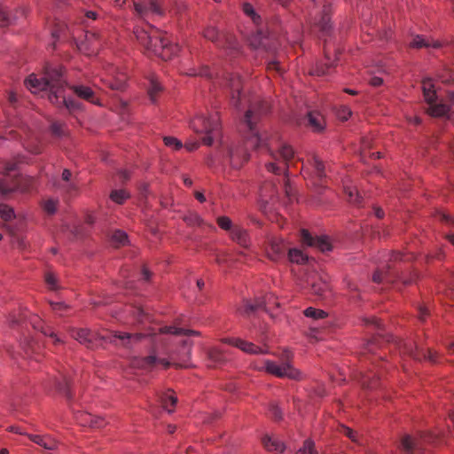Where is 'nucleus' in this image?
Segmentation results:
<instances>
[{"label": "nucleus", "instance_id": "20", "mask_svg": "<svg viewBox=\"0 0 454 454\" xmlns=\"http://www.w3.org/2000/svg\"><path fill=\"white\" fill-rule=\"evenodd\" d=\"M338 54H340V51H335L334 59H332L328 50L325 49V62L317 65L312 70L311 74L322 76L330 74V69L335 65V62L338 60Z\"/></svg>", "mask_w": 454, "mask_h": 454}, {"label": "nucleus", "instance_id": "12", "mask_svg": "<svg viewBox=\"0 0 454 454\" xmlns=\"http://www.w3.org/2000/svg\"><path fill=\"white\" fill-rule=\"evenodd\" d=\"M410 47L420 49V48H433V49H441L444 48V52L451 51L454 53V39L446 44H442L438 40H434L430 38H426L422 35H415L411 41L409 43Z\"/></svg>", "mask_w": 454, "mask_h": 454}, {"label": "nucleus", "instance_id": "35", "mask_svg": "<svg viewBox=\"0 0 454 454\" xmlns=\"http://www.w3.org/2000/svg\"><path fill=\"white\" fill-rule=\"evenodd\" d=\"M34 328L40 331L43 335L50 337L55 345L60 344L63 341L59 339L57 334L53 332V330L50 326L43 325V324L38 320L37 322H34Z\"/></svg>", "mask_w": 454, "mask_h": 454}, {"label": "nucleus", "instance_id": "24", "mask_svg": "<svg viewBox=\"0 0 454 454\" xmlns=\"http://www.w3.org/2000/svg\"><path fill=\"white\" fill-rule=\"evenodd\" d=\"M258 309H264L266 312L268 311L267 302L264 299H257L254 301H245L244 305L239 309V311L244 316H250Z\"/></svg>", "mask_w": 454, "mask_h": 454}, {"label": "nucleus", "instance_id": "53", "mask_svg": "<svg viewBox=\"0 0 454 454\" xmlns=\"http://www.w3.org/2000/svg\"><path fill=\"white\" fill-rule=\"evenodd\" d=\"M217 224L219 227L224 231L231 232V230H233L231 220L227 216H219L216 220Z\"/></svg>", "mask_w": 454, "mask_h": 454}, {"label": "nucleus", "instance_id": "33", "mask_svg": "<svg viewBox=\"0 0 454 454\" xmlns=\"http://www.w3.org/2000/svg\"><path fill=\"white\" fill-rule=\"evenodd\" d=\"M359 380L363 387L374 388L377 387L378 375L372 371L362 372Z\"/></svg>", "mask_w": 454, "mask_h": 454}, {"label": "nucleus", "instance_id": "59", "mask_svg": "<svg viewBox=\"0 0 454 454\" xmlns=\"http://www.w3.org/2000/svg\"><path fill=\"white\" fill-rule=\"evenodd\" d=\"M346 192V194L348 198V200L353 202V203H356V204H359L360 203V196L359 194L357 193L356 190V189H353V188H347L345 190Z\"/></svg>", "mask_w": 454, "mask_h": 454}, {"label": "nucleus", "instance_id": "48", "mask_svg": "<svg viewBox=\"0 0 454 454\" xmlns=\"http://www.w3.org/2000/svg\"><path fill=\"white\" fill-rule=\"evenodd\" d=\"M67 27L64 23L58 22L51 29V36L54 39H60L66 36Z\"/></svg>", "mask_w": 454, "mask_h": 454}, {"label": "nucleus", "instance_id": "13", "mask_svg": "<svg viewBox=\"0 0 454 454\" xmlns=\"http://www.w3.org/2000/svg\"><path fill=\"white\" fill-rule=\"evenodd\" d=\"M315 7H322L321 14L319 19H316L315 25L319 28V30L326 35L329 33L331 29L330 23V13H331V3L328 1L322 0H310Z\"/></svg>", "mask_w": 454, "mask_h": 454}, {"label": "nucleus", "instance_id": "39", "mask_svg": "<svg viewBox=\"0 0 454 454\" xmlns=\"http://www.w3.org/2000/svg\"><path fill=\"white\" fill-rule=\"evenodd\" d=\"M162 333H169L175 335H199V333L196 331L186 330L181 327L176 326H165L160 329Z\"/></svg>", "mask_w": 454, "mask_h": 454}, {"label": "nucleus", "instance_id": "63", "mask_svg": "<svg viewBox=\"0 0 454 454\" xmlns=\"http://www.w3.org/2000/svg\"><path fill=\"white\" fill-rule=\"evenodd\" d=\"M43 209L48 214L55 213V211L57 209L56 202L54 200H49L45 201L44 204H43Z\"/></svg>", "mask_w": 454, "mask_h": 454}, {"label": "nucleus", "instance_id": "52", "mask_svg": "<svg viewBox=\"0 0 454 454\" xmlns=\"http://www.w3.org/2000/svg\"><path fill=\"white\" fill-rule=\"evenodd\" d=\"M438 78L443 83H454V70L444 68L439 74Z\"/></svg>", "mask_w": 454, "mask_h": 454}, {"label": "nucleus", "instance_id": "27", "mask_svg": "<svg viewBox=\"0 0 454 454\" xmlns=\"http://www.w3.org/2000/svg\"><path fill=\"white\" fill-rule=\"evenodd\" d=\"M421 447V440L405 434L401 440V448L406 454H413L414 450Z\"/></svg>", "mask_w": 454, "mask_h": 454}, {"label": "nucleus", "instance_id": "19", "mask_svg": "<svg viewBox=\"0 0 454 454\" xmlns=\"http://www.w3.org/2000/svg\"><path fill=\"white\" fill-rule=\"evenodd\" d=\"M162 365L164 368H168L171 363L165 358H158L154 355L148 356L146 357L136 359L133 362V365L137 367H140L145 370H151L156 365Z\"/></svg>", "mask_w": 454, "mask_h": 454}, {"label": "nucleus", "instance_id": "3", "mask_svg": "<svg viewBox=\"0 0 454 454\" xmlns=\"http://www.w3.org/2000/svg\"><path fill=\"white\" fill-rule=\"evenodd\" d=\"M69 332L74 340L91 349L96 348V340L98 339L114 344L115 346L130 348L134 343L138 342L144 337L141 333L131 334L120 332H107L106 334H96L86 328H71Z\"/></svg>", "mask_w": 454, "mask_h": 454}, {"label": "nucleus", "instance_id": "49", "mask_svg": "<svg viewBox=\"0 0 454 454\" xmlns=\"http://www.w3.org/2000/svg\"><path fill=\"white\" fill-rule=\"evenodd\" d=\"M304 315L308 317H311L314 319H321L325 318L327 314L322 309H317L312 307H309L304 310Z\"/></svg>", "mask_w": 454, "mask_h": 454}, {"label": "nucleus", "instance_id": "47", "mask_svg": "<svg viewBox=\"0 0 454 454\" xmlns=\"http://www.w3.org/2000/svg\"><path fill=\"white\" fill-rule=\"evenodd\" d=\"M372 147V143L369 138H363L362 146H361V154L362 157L364 158L367 154L371 157L380 159L381 157V153L380 152L377 153H370V148Z\"/></svg>", "mask_w": 454, "mask_h": 454}, {"label": "nucleus", "instance_id": "54", "mask_svg": "<svg viewBox=\"0 0 454 454\" xmlns=\"http://www.w3.org/2000/svg\"><path fill=\"white\" fill-rule=\"evenodd\" d=\"M51 131L54 136L60 137L65 135V124L59 121L52 122Z\"/></svg>", "mask_w": 454, "mask_h": 454}, {"label": "nucleus", "instance_id": "32", "mask_svg": "<svg viewBox=\"0 0 454 454\" xmlns=\"http://www.w3.org/2000/svg\"><path fill=\"white\" fill-rule=\"evenodd\" d=\"M311 293L315 295L325 298L327 294V293L330 290L329 285L326 283L325 280H323L322 278L318 279L316 282H313L311 284L310 287Z\"/></svg>", "mask_w": 454, "mask_h": 454}, {"label": "nucleus", "instance_id": "41", "mask_svg": "<svg viewBox=\"0 0 454 454\" xmlns=\"http://www.w3.org/2000/svg\"><path fill=\"white\" fill-rule=\"evenodd\" d=\"M243 12L249 17L255 25H259L262 22L261 16L256 12L254 6L250 3H243L242 4Z\"/></svg>", "mask_w": 454, "mask_h": 454}, {"label": "nucleus", "instance_id": "5", "mask_svg": "<svg viewBox=\"0 0 454 454\" xmlns=\"http://www.w3.org/2000/svg\"><path fill=\"white\" fill-rule=\"evenodd\" d=\"M293 356L291 351L285 350L279 356V362L264 359L253 363L251 366L256 371H264L277 378L301 380L302 373L293 365Z\"/></svg>", "mask_w": 454, "mask_h": 454}, {"label": "nucleus", "instance_id": "64", "mask_svg": "<svg viewBox=\"0 0 454 454\" xmlns=\"http://www.w3.org/2000/svg\"><path fill=\"white\" fill-rule=\"evenodd\" d=\"M268 68L270 70H276L278 73L283 72L284 68L280 65L279 59H273L268 63Z\"/></svg>", "mask_w": 454, "mask_h": 454}, {"label": "nucleus", "instance_id": "44", "mask_svg": "<svg viewBox=\"0 0 454 454\" xmlns=\"http://www.w3.org/2000/svg\"><path fill=\"white\" fill-rule=\"evenodd\" d=\"M288 258L292 262L299 264L305 263L308 261V256L304 254L301 250L294 248L289 249Z\"/></svg>", "mask_w": 454, "mask_h": 454}, {"label": "nucleus", "instance_id": "57", "mask_svg": "<svg viewBox=\"0 0 454 454\" xmlns=\"http://www.w3.org/2000/svg\"><path fill=\"white\" fill-rule=\"evenodd\" d=\"M132 314H133L134 317L138 322H141V323L146 319H149V315L147 313H145V310L143 309V308H141V307H134L132 309Z\"/></svg>", "mask_w": 454, "mask_h": 454}, {"label": "nucleus", "instance_id": "58", "mask_svg": "<svg viewBox=\"0 0 454 454\" xmlns=\"http://www.w3.org/2000/svg\"><path fill=\"white\" fill-rule=\"evenodd\" d=\"M163 141H164L165 145H167L168 147H172L176 150H178V149L182 148V146H183L181 141H179L178 139H176V137H165L163 138Z\"/></svg>", "mask_w": 454, "mask_h": 454}, {"label": "nucleus", "instance_id": "14", "mask_svg": "<svg viewBox=\"0 0 454 454\" xmlns=\"http://www.w3.org/2000/svg\"><path fill=\"white\" fill-rule=\"evenodd\" d=\"M101 45V40L98 34L87 31L84 40L77 43V48L81 52L87 55L96 54Z\"/></svg>", "mask_w": 454, "mask_h": 454}, {"label": "nucleus", "instance_id": "26", "mask_svg": "<svg viewBox=\"0 0 454 454\" xmlns=\"http://www.w3.org/2000/svg\"><path fill=\"white\" fill-rule=\"evenodd\" d=\"M286 246L281 240H272L268 250V256L272 261L282 258L286 253Z\"/></svg>", "mask_w": 454, "mask_h": 454}, {"label": "nucleus", "instance_id": "60", "mask_svg": "<svg viewBox=\"0 0 454 454\" xmlns=\"http://www.w3.org/2000/svg\"><path fill=\"white\" fill-rule=\"evenodd\" d=\"M270 416L276 419L279 420L282 418V412L276 403H271L269 410Z\"/></svg>", "mask_w": 454, "mask_h": 454}, {"label": "nucleus", "instance_id": "50", "mask_svg": "<svg viewBox=\"0 0 454 454\" xmlns=\"http://www.w3.org/2000/svg\"><path fill=\"white\" fill-rule=\"evenodd\" d=\"M296 454H317L314 442L310 439L306 440L303 442V446L297 450Z\"/></svg>", "mask_w": 454, "mask_h": 454}, {"label": "nucleus", "instance_id": "34", "mask_svg": "<svg viewBox=\"0 0 454 454\" xmlns=\"http://www.w3.org/2000/svg\"><path fill=\"white\" fill-rule=\"evenodd\" d=\"M208 359L212 363L213 366H218L227 361V356L223 350L219 348H212L207 354Z\"/></svg>", "mask_w": 454, "mask_h": 454}, {"label": "nucleus", "instance_id": "37", "mask_svg": "<svg viewBox=\"0 0 454 454\" xmlns=\"http://www.w3.org/2000/svg\"><path fill=\"white\" fill-rule=\"evenodd\" d=\"M160 401L163 408L170 413L173 411L172 407H174L177 403V397L173 392L168 391L161 395Z\"/></svg>", "mask_w": 454, "mask_h": 454}, {"label": "nucleus", "instance_id": "43", "mask_svg": "<svg viewBox=\"0 0 454 454\" xmlns=\"http://www.w3.org/2000/svg\"><path fill=\"white\" fill-rule=\"evenodd\" d=\"M111 241L115 247L124 246L128 243V236L124 231L116 230L111 236Z\"/></svg>", "mask_w": 454, "mask_h": 454}, {"label": "nucleus", "instance_id": "16", "mask_svg": "<svg viewBox=\"0 0 454 454\" xmlns=\"http://www.w3.org/2000/svg\"><path fill=\"white\" fill-rule=\"evenodd\" d=\"M224 343H228L230 345H232L243 352L250 355H260V354H268L269 351L266 348H261L253 342H249L241 339H224L223 340Z\"/></svg>", "mask_w": 454, "mask_h": 454}, {"label": "nucleus", "instance_id": "8", "mask_svg": "<svg viewBox=\"0 0 454 454\" xmlns=\"http://www.w3.org/2000/svg\"><path fill=\"white\" fill-rule=\"evenodd\" d=\"M422 90L425 100L428 105L427 113L434 117H443L450 112V106L447 104L438 103L437 95L434 90V84L431 79L424 80L422 82Z\"/></svg>", "mask_w": 454, "mask_h": 454}, {"label": "nucleus", "instance_id": "15", "mask_svg": "<svg viewBox=\"0 0 454 454\" xmlns=\"http://www.w3.org/2000/svg\"><path fill=\"white\" fill-rule=\"evenodd\" d=\"M250 44L254 49L262 48L266 51H274L276 46L270 35L265 34L262 29L258 28L250 38Z\"/></svg>", "mask_w": 454, "mask_h": 454}, {"label": "nucleus", "instance_id": "25", "mask_svg": "<svg viewBox=\"0 0 454 454\" xmlns=\"http://www.w3.org/2000/svg\"><path fill=\"white\" fill-rule=\"evenodd\" d=\"M308 125L316 132H320L325 129V120L323 115L317 112L311 111L307 115Z\"/></svg>", "mask_w": 454, "mask_h": 454}, {"label": "nucleus", "instance_id": "56", "mask_svg": "<svg viewBox=\"0 0 454 454\" xmlns=\"http://www.w3.org/2000/svg\"><path fill=\"white\" fill-rule=\"evenodd\" d=\"M0 216L4 221H10L14 217L13 209L7 205H0Z\"/></svg>", "mask_w": 454, "mask_h": 454}, {"label": "nucleus", "instance_id": "40", "mask_svg": "<svg viewBox=\"0 0 454 454\" xmlns=\"http://www.w3.org/2000/svg\"><path fill=\"white\" fill-rule=\"evenodd\" d=\"M278 193V189L274 181L266 182L261 187V195L262 197L274 198Z\"/></svg>", "mask_w": 454, "mask_h": 454}, {"label": "nucleus", "instance_id": "36", "mask_svg": "<svg viewBox=\"0 0 454 454\" xmlns=\"http://www.w3.org/2000/svg\"><path fill=\"white\" fill-rule=\"evenodd\" d=\"M72 173L69 169H64L62 172L61 178L63 181L67 183V184L64 186V189L69 194L75 193L78 191V185L76 183L71 181Z\"/></svg>", "mask_w": 454, "mask_h": 454}, {"label": "nucleus", "instance_id": "31", "mask_svg": "<svg viewBox=\"0 0 454 454\" xmlns=\"http://www.w3.org/2000/svg\"><path fill=\"white\" fill-rule=\"evenodd\" d=\"M262 443L268 451L282 452L285 450V444L282 442L272 439L269 435H265L262 439Z\"/></svg>", "mask_w": 454, "mask_h": 454}, {"label": "nucleus", "instance_id": "9", "mask_svg": "<svg viewBox=\"0 0 454 454\" xmlns=\"http://www.w3.org/2000/svg\"><path fill=\"white\" fill-rule=\"evenodd\" d=\"M36 182V179L33 176H15L10 183L7 181L0 183V195L6 197L16 191L28 192L35 187Z\"/></svg>", "mask_w": 454, "mask_h": 454}, {"label": "nucleus", "instance_id": "51", "mask_svg": "<svg viewBox=\"0 0 454 454\" xmlns=\"http://www.w3.org/2000/svg\"><path fill=\"white\" fill-rule=\"evenodd\" d=\"M128 197L129 194L124 190H114L110 194L111 200L117 204H122Z\"/></svg>", "mask_w": 454, "mask_h": 454}, {"label": "nucleus", "instance_id": "7", "mask_svg": "<svg viewBox=\"0 0 454 454\" xmlns=\"http://www.w3.org/2000/svg\"><path fill=\"white\" fill-rule=\"evenodd\" d=\"M203 35L217 47L225 49L230 55L235 56L239 52V43L230 33L220 32L216 27L209 26L204 30Z\"/></svg>", "mask_w": 454, "mask_h": 454}, {"label": "nucleus", "instance_id": "55", "mask_svg": "<svg viewBox=\"0 0 454 454\" xmlns=\"http://www.w3.org/2000/svg\"><path fill=\"white\" fill-rule=\"evenodd\" d=\"M44 278H45L46 285L48 286V287L51 290L55 291V290L59 289L58 279L52 272H47L45 274Z\"/></svg>", "mask_w": 454, "mask_h": 454}, {"label": "nucleus", "instance_id": "62", "mask_svg": "<svg viewBox=\"0 0 454 454\" xmlns=\"http://www.w3.org/2000/svg\"><path fill=\"white\" fill-rule=\"evenodd\" d=\"M51 306L52 310L59 313V315H62V312L68 309V306L63 302H51Z\"/></svg>", "mask_w": 454, "mask_h": 454}, {"label": "nucleus", "instance_id": "18", "mask_svg": "<svg viewBox=\"0 0 454 454\" xmlns=\"http://www.w3.org/2000/svg\"><path fill=\"white\" fill-rule=\"evenodd\" d=\"M26 10L23 7L10 12L0 6V27H8L14 24L19 19L25 17Z\"/></svg>", "mask_w": 454, "mask_h": 454}, {"label": "nucleus", "instance_id": "30", "mask_svg": "<svg viewBox=\"0 0 454 454\" xmlns=\"http://www.w3.org/2000/svg\"><path fill=\"white\" fill-rule=\"evenodd\" d=\"M55 387L61 395H63L68 401L72 399L71 394V380L65 375L58 380L55 383Z\"/></svg>", "mask_w": 454, "mask_h": 454}, {"label": "nucleus", "instance_id": "46", "mask_svg": "<svg viewBox=\"0 0 454 454\" xmlns=\"http://www.w3.org/2000/svg\"><path fill=\"white\" fill-rule=\"evenodd\" d=\"M312 165L315 169V173L319 181L326 176L325 164L316 156L312 159Z\"/></svg>", "mask_w": 454, "mask_h": 454}, {"label": "nucleus", "instance_id": "29", "mask_svg": "<svg viewBox=\"0 0 454 454\" xmlns=\"http://www.w3.org/2000/svg\"><path fill=\"white\" fill-rule=\"evenodd\" d=\"M27 436L33 442L46 450H54L58 445V442L48 435L28 434Z\"/></svg>", "mask_w": 454, "mask_h": 454}, {"label": "nucleus", "instance_id": "45", "mask_svg": "<svg viewBox=\"0 0 454 454\" xmlns=\"http://www.w3.org/2000/svg\"><path fill=\"white\" fill-rule=\"evenodd\" d=\"M183 220L189 226H202L204 224L203 219L196 212H189L184 215Z\"/></svg>", "mask_w": 454, "mask_h": 454}, {"label": "nucleus", "instance_id": "38", "mask_svg": "<svg viewBox=\"0 0 454 454\" xmlns=\"http://www.w3.org/2000/svg\"><path fill=\"white\" fill-rule=\"evenodd\" d=\"M162 87L160 84V82L157 81L155 77H152L150 79V83L148 87V95L150 98V100L153 103H155L157 101L158 95L161 92Z\"/></svg>", "mask_w": 454, "mask_h": 454}, {"label": "nucleus", "instance_id": "22", "mask_svg": "<svg viewBox=\"0 0 454 454\" xmlns=\"http://www.w3.org/2000/svg\"><path fill=\"white\" fill-rule=\"evenodd\" d=\"M77 423L82 427L99 428L104 426V419L90 413L80 412L75 416Z\"/></svg>", "mask_w": 454, "mask_h": 454}, {"label": "nucleus", "instance_id": "23", "mask_svg": "<svg viewBox=\"0 0 454 454\" xmlns=\"http://www.w3.org/2000/svg\"><path fill=\"white\" fill-rule=\"evenodd\" d=\"M405 352L416 360L427 359L432 363H436V353L431 349L424 350L416 347H405Z\"/></svg>", "mask_w": 454, "mask_h": 454}, {"label": "nucleus", "instance_id": "2", "mask_svg": "<svg viewBox=\"0 0 454 454\" xmlns=\"http://www.w3.org/2000/svg\"><path fill=\"white\" fill-rule=\"evenodd\" d=\"M27 88L32 93L45 92L51 104L58 106H64L67 110L74 111L80 107V104L65 97L66 81L63 78L61 68L48 67L44 74L37 77L30 74L25 82Z\"/></svg>", "mask_w": 454, "mask_h": 454}, {"label": "nucleus", "instance_id": "17", "mask_svg": "<svg viewBox=\"0 0 454 454\" xmlns=\"http://www.w3.org/2000/svg\"><path fill=\"white\" fill-rule=\"evenodd\" d=\"M301 239L302 244L308 247H317L322 252L330 251L332 249V245L327 238L312 237L310 233L306 230L301 231Z\"/></svg>", "mask_w": 454, "mask_h": 454}, {"label": "nucleus", "instance_id": "61", "mask_svg": "<svg viewBox=\"0 0 454 454\" xmlns=\"http://www.w3.org/2000/svg\"><path fill=\"white\" fill-rule=\"evenodd\" d=\"M341 432L353 442H358L357 433L348 427H342Z\"/></svg>", "mask_w": 454, "mask_h": 454}, {"label": "nucleus", "instance_id": "21", "mask_svg": "<svg viewBox=\"0 0 454 454\" xmlns=\"http://www.w3.org/2000/svg\"><path fill=\"white\" fill-rule=\"evenodd\" d=\"M70 90L79 98L96 104L95 92L93 90L87 85L77 83L70 86Z\"/></svg>", "mask_w": 454, "mask_h": 454}, {"label": "nucleus", "instance_id": "42", "mask_svg": "<svg viewBox=\"0 0 454 454\" xmlns=\"http://www.w3.org/2000/svg\"><path fill=\"white\" fill-rule=\"evenodd\" d=\"M19 161L16 160L0 161V173L4 176H9L12 172L16 171Z\"/></svg>", "mask_w": 454, "mask_h": 454}, {"label": "nucleus", "instance_id": "10", "mask_svg": "<svg viewBox=\"0 0 454 454\" xmlns=\"http://www.w3.org/2000/svg\"><path fill=\"white\" fill-rule=\"evenodd\" d=\"M167 4H162L159 0H150L148 3H134L136 14L145 19L150 15L163 16Z\"/></svg>", "mask_w": 454, "mask_h": 454}, {"label": "nucleus", "instance_id": "1", "mask_svg": "<svg viewBox=\"0 0 454 454\" xmlns=\"http://www.w3.org/2000/svg\"><path fill=\"white\" fill-rule=\"evenodd\" d=\"M188 75H200L207 79L215 77L220 86L225 87L230 90L231 105L239 109L242 105H247L248 109L244 116V124L248 129V134L243 145L232 146L229 150L231 164L233 168H240L244 162L249 159L248 149L265 148L273 161L267 162L265 167L269 172L282 177V189L287 197H291L292 188L288 178V168L294 159V149L286 144L278 145L276 149L273 148V140L267 132H261L256 128L257 121L267 114L270 109L268 101L261 99L259 97L247 98L241 93L242 80L239 74H224L216 69L211 71L207 66H202L199 69H190Z\"/></svg>", "mask_w": 454, "mask_h": 454}, {"label": "nucleus", "instance_id": "11", "mask_svg": "<svg viewBox=\"0 0 454 454\" xmlns=\"http://www.w3.org/2000/svg\"><path fill=\"white\" fill-rule=\"evenodd\" d=\"M101 81L112 90L122 91L126 88L127 75L117 67H110Z\"/></svg>", "mask_w": 454, "mask_h": 454}, {"label": "nucleus", "instance_id": "6", "mask_svg": "<svg viewBox=\"0 0 454 454\" xmlns=\"http://www.w3.org/2000/svg\"><path fill=\"white\" fill-rule=\"evenodd\" d=\"M190 125L196 133H205L202 142L206 145H211L220 128L218 114L215 113L209 116L198 115L192 120Z\"/></svg>", "mask_w": 454, "mask_h": 454}, {"label": "nucleus", "instance_id": "4", "mask_svg": "<svg viewBox=\"0 0 454 454\" xmlns=\"http://www.w3.org/2000/svg\"><path fill=\"white\" fill-rule=\"evenodd\" d=\"M134 33L138 43L148 55L157 56L166 61L179 51L177 44L171 43L166 35H162L157 30L147 31L145 28L137 27Z\"/></svg>", "mask_w": 454, "mask_h": 454}, {"label": "nucleus", "instance_id": "28", "mask_svg": "<svg viewBox=\"0 0 454 454\" xmlns=\"http://www.w3.org/2000/svg\"><path fill=\"white\" fill-rule=\"evenodd\" d=\"M230 235H231V239L235 242H237L239 246L246 247V248L249 247L250 240H249V237H248V234L246 230H244L239 226H234V228H233V230H231V232Z\"/></svg>", "mask_w": 454, "mask_h": 454}]
</instances>
